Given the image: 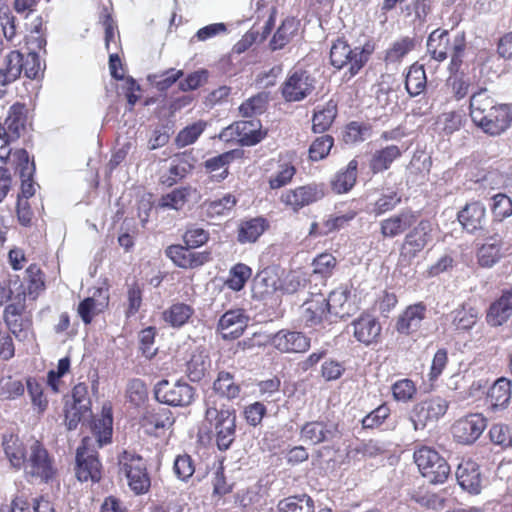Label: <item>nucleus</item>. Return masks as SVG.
Segmentation results:
<instances>
[{"mask_svg":"<svg viewBox=\"0 0 512 512\" xmlns=\"http://www.w3.org/2000/svg\"><path fill=\"white\" fill-rule=\"evenodd\" d=\"M486 418L479 413H471L458 419L451 428L454 440L463 445L473 444L484 432Z\"/></svg>","mask_w":512,"mask_h":512,"instance_id":"nucleus-15","label":"nucleus"},{"mask_svg":"<svg viewBox=\"0 0 512 512\" xmlns=\"http://www.w3.org/2000/svg\"><path fill=\"white\" fill-rule=\"evenodd\" d=\"M326 297L323 294H313L302 305L301 319L307 327L317 326L330 319Z\"/></svg>","mask_w":512,"mask_h":512,"instance_id":"nucleus-23","label":"nucleus"},{"mask_svg":"<svg viewBox=\"0 0 512 512\" xmlns=\"http://www.w3.org/2000/svg\"><path fill=\"white\" fill-rule=\"evenodd\" d=\"M404 151L405 149L394 144L375 150L369 160L370 171L373 174L387 171L396 160L402 157Z\"/></svg>","mask_w":512,"mask_h":512,"instance_id":"nucleus-28","label":"nucleus"},{"mask_svg":"<svg viewBox=\"0 0 512 512\" xmlns=\"http://www.w3.org/2000/svg\"><path fill=\"white\" fill-rule=\"evenodd\" d=\"M324 196L323 185L309 183L285 190L281 193L279 201L286 210L299 213L301 209L320 201Z\"/></svg>","mask_w":512,"mask_h":512,"instance_id":"nucleus-10","label":"nucleus"},{"mask_svg":"<svg viewBox=\"0 0 512 512\" xmlns=\"http://www.w3.org/2000/svg\"><path fill=\"white\" fill-rule=\"evenodd\" d=\"M268 95L264 92L258 93L246 101L239 107V113L242 117H254L262 114L267 107Z\"/></svg>","mask_w":512,"mask_h":512,"instance_id":"nucleus-60","label":"nucleus"},{"mask_svg":"<svg viewBox=\"0 0 512 512\" xmlns=\"http://www.w3.org/2000/svg\"><path fill=\"white\" fill-rule=\"evenodd\" d=\"M448 409V402L439 397H431L418 403L414 408L417 420L423 424L437 421L445 415Z\"/></svg>","mask_w":512,"mask_h":512,"instance_id":"nucleus-32","label":"nucleus"},{"mask_svg":"<svg viewBox=\"0 0 512 512\" xmlns=\"http://www.w3.org/2000/svg\"><path fill=\"white\" fill-rule=\"evenodd\" d=\"M457 219L462 227L470 233L482 230L486 223L485 206L479 201L467 203L458 212Z\"/></svg>","mask_w":512,"mask_h":512,"instance_id":"nucleus-26","label":"nucleus"},{"mask_svg":"<svg viewBox=\"0 0 512 512\" xmlns=\"http://www.w3.org/2000/svg\"><path fill=\"white\" fill-rule=\"evenodd\" d=\"M278 512H314V500L307 494L289 496L279 501Z\"/></svg>","mask_w":512,"mask_h":512,"instance_id":"nucleus-46","label":"nucleus"},{"mask_svg":"<svg viewBox=\"0 0 512 512\" xmlns=\"http://www.w3.org/2000/svg\"><path fill=\"white\" fill-rule=\"evenodd\" d=\"M192 169V165L184 155H177L172 161L168 170V175L161 177V183L171 187L186 176Z\"/></svg>","mask_w":512,"mask_h":512,"instance_id":"nucleus-51","label":"nucleus"},{"mask_svg":"<svg viewBox=\"0 0 512 512\" xmlns=\"http://www.w3.org/2000/svg\"><path fill=\"white\" fill-rule=\"evenodd\" d=\"M243 156V150L233 149L207 159L203 163V167L205 172L209 174L210 180L219 183L228 177L229 165L234 160L243 158Z\"/></svg>","mask_w":512,"mask_h":512,"instance_id":"nucleus-22","label":"nucleus"},{"mask_svg":"<svg viewBox=\"0 0 512 512\" xmlns=\"http://www.w3.org/2000/svg\"><path fill=\"white\" fill-rule=\"evenodd\" d=\"M511 381L506 378L497 379L489 388L486 403L493 409L504 408L511 399Z\"/></svg>","mask_w":512,"mask_h":512,"instance_id":"nucleus-39","label":"nucleus"},{"mask_svg":"<svg viewBox=\"0 0 512 512\" xmlns=\"http://www.w3.org/2000/svg\"><path fill=\"white\" fill-rule=\"evenodd\" d=\"M235 133L238 136V140L247 146L259 143L264 137L263 133L255 128L253 121H242L237 122L235 125H230L220 133L219 137L223 140H229Z\"/></svg>","mask_w":512,"mask_h":512,"instance_id":"nucleus-29","label":"nucleus"},{"mask_svg":"<svg viewBox=\"0 0 512 512\" xmlns=\"http://www.w3.org/2000/svg\"><path fill=\"white\" fill-rule=\"evenodd\" d=\"M213 391L222 398L233 401L240 397L241 385L235 380L234 374L222 370L219 371L212 385Z\"/></svg>","mask_w":512,"mask_h":512,"instance_id":"nucleus-34","label":"nucleus"},{"mask_svg":"<svg viewBox=\"0 0 512 512\" xmlns=\"http://www.w3.org/2000/svg\"><path fill=\"white\" fill-rule=\"evenodd\" d=\"M420 218V213L405 208L379 222V233L383 239H394L407 233Z\"/></svg>","mask_w":512,"mask_h":512,"instance_id":"nucleus-14","label":"nucleus"},{"mask_svg":"<svg viewBox=\"0 0 512 512\" xmlns=\"http://www.w3.org/2000/svg\"><path fill=\"white\" fill-rule=\"evenodd\" d=\"M298 30L299 21L293 17L286 18L270 40L271 49L280 50L284 48L297 35Z\"/></svg>","mask_w":512,"mask_h":512,"instance_id":"nucleus-45","label":"nucleus"},{"mask_svg":"<svg viewBox=\"0 0 512 512\" xmlns=\"http://www.w3.org/2000/svg\"><path fill=\"white\" fill-rule=\"evenodd\" d=\"M350 294L351 289L347 284H341L330 292L326 303L331 315L342 316L343 306L348 301Z\"/></svg>","mask_w":512,"mask_h":512,"instance_id":"nucleus-58","label":"nucleus"},{"mask_svg":"<svg viewBox=\"0 0 512 512\" xmlns=\"http://www.w3.org/2000/svg\"><path fill=\"white\" fill-rule=\"evenodd\" d=\"M236 204V197L231 193H227L222 198L206 201L204 208L208 217L217 218L229 215Z\"/></svg>","mask_w":512,"mask_h":512,"instance_id":"nucleus-49","label":"nucleus"},{"mask_svg":"<svg viewBox=\"0 0 512 512\" xmlns=\"http://www.w3.org/2000/svg\"><path fill=\"white\" fill-rule=\"evenodd\" d=\"M374 50L375 44L370 41L352 49L347 41L338 38L330 49V63L336 69L349 65L344 77L350 80L367 64Z\"/></svg>","mask_w":512,"mask_h":512,"instance_id":"nucleus-3","label":"nucleus"},{"mask_svg":"<svg viewBox=\"0 0 512 512\" xmlns=\"http://www.w3.org/2000/svg\"><path fill=\"white\" fill-rule=\"evenodd\" d=\"M333 437L332 427L324 421H308L300 429V439L308 445H319L330 441Z\"/></svg>","mask_w":512,"mask_h":512,"instance_id":"nucleus-31","label":"nucleus"},{"mask_svg":"<svg viewBox=\"0 0 512 512\" xmlns=\"http://www.w3.org/2000/svg\"><path fill=\"white\" fill-rule=\"evenodd\" d=\"M494 98L488 93L486 88H480L470 97V116L476 126L485 119L484 111L486 108L493 107Z\"/></svg>","mask_w":512,"mask_h":512,"instance_id":"nucleus-43","label":"nucleus"},{"mask_svg":"<svg viewBox=\"0 0 512 512\" xmlns=\"http://www.w3.org/2000/svg\"><path fill=\"white\" fill-rule=\"evenodd\" d=\"M353 336L361 344L370 346L381 340L382 326L370 313L363 312L351 323Z\"/></svg>","mask_w":512,"mask_h":512,"instance_id":"nucleus-17","label":"nucleus"},{"mask_svg":"<svg viewBox=\"0 0 512 512\" xmlns=\"http://www.w3.org/2000/svg\"><path fill=\"white\" fill-rule=\"evenodd\" d=\"M210 366V360L203 352L193 353L186 363V374L192 382L202 380Z\"/></svg>","mask_w":512,"mask_h":512,"instance_id":"nucleus-53","label":"nucleus"},{"mask_svg":"<svg viewBox=\"0 0 512 512\" xmlns=\"http://www.w3.org/2000/svg\"><path fill=\"white\" fill-rule=\"evenodd\" d=\"M92 439L84 437L76 452V476L79 481L98 482L101 479L102 465L96 450L91 448Z\"/></svg>","mask_w":512,"mask_h":512,"instance_id":"nucleus-11","label":"nucleus"},{"mask_svg":"<svg viewBox=\"0 0 512 512\" xmlns=\"http://www.w3.org/2000/svg\"><path fill=\"white\" fill-rule=\"evenodd\" d=\"M194 249L186 244H172L165 249V255L175 266L185 270L200 268L212 260L211 251H194Z\"/></svg>","mask_w":512,"mask_h":512,"instance_id":"nucleus-13","label":"nucleus"},{"mask_svg":"<svg viewBox=\"0 0 512 512\" xmlns=\"http://www.w3.org/2000/svg\"><path fill=\"white\" fill-rule=\"evenodd\" d=\"M2 447L11 466L16 470H21L29 454V448L25 443L18 435L8 433L2 437Z\"/></svg>","mask_w":512,"mask_h":512,"instance_id":"nucleus-27","label":"nucleus"},{"mask_svg":"<svg viewBox=\"0 0 512 512\" xmlns=\"http://www.w3.org/2000/svg\"><path fill=\"white\" fill-rule=\"evenodd\" d=\"M512 125V110L508 104L498 105L477 127L490 136H498Z\"/></svg>","mask_w":512,"mask_h":512,"instance_id":"nucleus-24","label":"nucleus"},{"mask_svg":"<svg viewBox=\"0 0 512 512\" xmlns=\"http://www.w3.org/2000/svg\"><path fill=\"white\" fill-rule=\"evenodd\" d=\"M402 202V195L395 188L382 189L378 197L371 203L370 213L379 217L393 211Z\"/></svg>","mask_w":512,"mask_h":512,"instance_id":"nucleus-38","label":"nucleus"},{"mask_svg":"<svg viewBox=\"0 0 512 512\" xmlns=\"http://www.w3.org/2000/svg\"><path fill=\"white\" fill-rule=\"evenodd\" d=\"M337 113V104L333 100H329L323 106H318L312 117V131L314 133H324L329 130Z\"/></svg>","mask_w":512,"mask_h":512,"instance_id":"nucleus-40","label":"nucleus"},{"mask_svg":"<svg viewBox=\"0 0 512 512\" xmlns=\"http://www.w3.org/2000/svg\"><path fill=\"white\" fill-rule=\"evenodd\" d=\"M456 478L461 488L471 495H478L483 488L480 466L472 459L462 460L456 470Z\"/></svg>","mask_w":512,"mask_h":512,"instance_id":"nucleus-20","label":"nucleus"},{"mask_svg":"<svg viewBox=\"0 0 512 512\" xmlns=\"http://www.w3.org/2000/svg\"><path fill=\"white\" fill-rule=\"evenodd\" d=\"M13 164L15 172L20 177H33L36 167L33 158H30L27 150L24 148L16 149L13 153Z\"/></svg>","mask_w":512,"mask_h":512,"instance_id":"nucleus-62","label":"nucleus"},{"mask_svg":"<svg viewBox=\"0 0 512 512\" xmlns=\"http://www.w3.org/2000/svg\"><path fill=\"white\" fill-rule=\"evenodd\" d=\"M23 382L12 375L0 379V397L5 400H14L24 394Z\"/></svg>","mask_w":512,"mask_h":512,"instance_id":"nucleus-63","label":"nucleus"},{"mask_svg":"<svg viewBox=\"0 0 512 512\" xmlns=\"http://www.w3.org/2000/svg\"><path fill=\"white\" fill-rule=\"evenodd\" d=\"M189 195L190 191L188 188H175L170 193L160 198L159 206L162 208L181 210L188 201Z\"/></svg>","mask_w":512,"mask_h":512,"instance_id":"nucleus-64","label":"nucleus"},{"mask_svg":"<svg viewBox=\"0 0 512 512\" xmlns=\"http://www.w3.org/2000/svg\"><path fill=\"white\" fill-rule=\"evenodd\" d=\"M22 470L29 482L38 484H50L59 474L54 456L40 440H34L29 446L28 458Z\"/></svg>","mask_w":512,"mask_h":512,"instance_id":"nucleus-2","label":"nucleus"},{"mask_svg":"<svg viewBox=\"0 0 512 512\" xmlns=\"http://www.w3.org/2000/svg\"><path fill=\"white\" fill-rule=\"evenodd\" d=\"M248 317L243 309H234L225 312L219 319L217 329L225 339L240 337L247 327Z\"/></svg>","mask_w":512,"mask_h":512,"instance_id":"nucleus-25","label":"nucleus"},{"mask_svg":"<svg viewBox=\"0 0 512 512\" xmlns=\"http://www.w3.org/2000/svg\"><path fill=\"white\" fill-rule=\"evenodd\" d=\"M433 240V226L428 219H418L404 236L399 249V262L402 265H410L412 261Z\"/></svg>","mask_w":512,"mask_h":512,"instance_id":"nucleus-7","label":"nucleus"},{"mask_svg":"<svg viewBox=\"0 0 512 512\" xmlns=\"http://www.w3.org/2000/svg\"><path fill=\"white\" fill-rule=\"evenodd\" d=\"M3 320L10 333L19 341L28 339L33 333V320L27 311L25 297H18L3 310Z\"/></svg>","mask_w":512,"mask_h":512,"instance_id":"nucleus-8","label":"nucleus"},{"mask_svg":"<svg viewBox=\"0 0 512 512\" xmlns=\"http://www.w3.org/2000/svg\"><path fill=\"white\" fill-rule=\"evenodd\" d=\"M118 474L123 476L136 495L146 494L151 486L145 459L132 450H123L117 456Z\"/></svg>","mask_w":512,"mask_h":512,"instance_id":"nucleus-4","label":"nucleus"},{"mask_svg":"<svg viewBox=\"0 0 512 512\" xmlns=\"http://www.w3.org/2000/svg\"><path fill=\"white\" fill-rule=\"evenodd\" d=\"M315 82V78L307 70L294 68L281 84V96L286 102H300L313 93Z\"/></svg>","mask_w":512,"mask_h":512,"instance_id":"nucleus-9","label":"nucleus"},{"mask_svg":"<svg viewBox=\"0 0 512 512\" xmlns=\"http://www.w3.org/2000/svg\"><path fill=\"white\" fill-rule=\"evenodd\" d=\"M24 68L23 54L17 50L10 51L4 59L3 67L0 68V84L5 86L14 82L24 72Z\"/></svg>","mask_w":512,"mask_h":512,"instance_id":"nucleus-35","label":"nucleus"},{"mask_svg":"<svg viewBox=\"0 0 512 512\" xmlns=\"http://www.w3.org/2000/svg\"><path fill=\"white\" fill-rule=\"evenodd\" d=\"M109 297H105L103 302H98L94 296L86 297L77 307V314L85 325H90L95 316L103 312L108 306Z\"/></svg>","mask_w":512,"mask_h":512,"instance_id":"nucleus-47","label":"nucleus"},{"mask_svg":"<svg viewBox=\"0 0 512 512\" xmlns=\"http://www.w3.org/2000/svg\"><path fill=\"white\" fill-rule=\"evenodd\" d=\"M333 146L334 138L331 135L324 134L316 137L309 147L308 157L313 162L323 160L329 155Z\"/></svg>","mask_w":512,"mask_h":512,"instance_id":"nucleus-59","label":"nucleus"},{"mask_svg":"<svg viewBox=\"0 0 512 512\" xmlns=\"http://www.w3.org/2000/svg\"><path fill=\"white\" fill-rule=\"evenodd\" d=\"M421 475L431 484H443L450 475V466L438 451L429 446L418 447L413 454Z\"/></svg>","mask_w":512,"mask_h":512,"instance_id":"nucleus-6","label":"nucleus"},{"mask_svg":"<svg viewBox=\"0 0 512 512\" xmlns=\"http://www.w3.org/2000/svg\"><path fill=\"white\" fill-rule=\"evenodd\" d=\"M512 314V289L504 290L501 296L491 303L486 322L492 327L503 325Z\"/></svg>","mask_w":512,"mask_h":512,"instance_id":"nucleus-30","label":"nucleus"},{"mask_svg":"<svg viewBox=\"0 0 512 512\" xmlns=\"http://www.w3.org/2000/svg\"><path fill=\"white\" fill-rule=\"evenodd\" d=\"M92 431L99 447L111 442L113 417L110 409L107 411L103 410L102 416L93 421Z\"/></svg>","mask_w":512,"mask_h":512,"instance_id":"nucleus-48","label":"nucleus"},{"mask_svg":"<svg viewBox=\"0 0 512 512\" xmlns=\"http://www.w3.org/2000/svg\"><path fill=\"white\" fill-rule=\"evenodd\" d=\"M358 175V161L352 159L347 166L340 169L331 181V188L337 194L349 192L356 184Z\"/></svg>","mask_w":512,"mask_h":512,"instance_id":"nucleus-36","label":"nucleus"},{"mask_svg":"<svg viewBox=\"0 0 512 512\" xmlns=\"http://www.w3.org/2000/svg\"><path fill=\"white\" fill-rule=\"evenodd\" d=\"M252 276V269L244 263L233 265L225 282L226 286L233 291L242 290Z\"/></svg>","mask_w":512,"mask_h":512,"instance_id":"nucleus-56","label":"nucleus"},{"mask_svg":"<svg viewBox=\"0 0 512 512\" xmlns=\"http://www.w3.org/2000/svg\"><path fill=\"white\" fill-rule=\"evenodd\" d=\"M426 73L421 65L413 64L405 78V88L412 97L420 95L426 88Z\"/></svg>","mask_w":512,"mask_h":512,"instance_id":"nucleus-50","label":"nucleus"},{"mask_svg":"<svg viewBox=\"0 0 512 512\" xmlns=\"http://www.w3.org/2000/svg\"><path fill=\"white\" fill-rule=\"evenodd\" d=\"M11 512H55V509L53 503L43 496L30 501L24 495H17L11 502Z\"/></svg>","mask_w":512,"mask_h":512,"instance_id":"nucleus-44","label":"nucleus"},{"mask_svg":"<svg viewBox=\"0 0 512 512\" xmlns=\"http://www.w3.org/2000/svg\"><path fill=\"white\" fill-rule=\"evenodd\" d=\"M236 410L215 396L205 400L204 423L208 425L220 451L228 450L236 438Z\"/></svg>","mask_w":512,"mask_h":512,"instance_id":"nucleus-1","label":"nucleus"},{"mask_svg":"<svg viewBox=\"0 0 512 512\" xmlns=\"http://www.w3.org/2000/svg\"><path fill=\"white\" fill-rule=\"evenodd\" d=\"M175 423V417L169 408L156 406L146 409L140 417V425L148 435L159 437Z\"/></svg>","mask_w":512,"mask_h":512,"instance_id":"nucleus-16","label":"nucleus"},{"mask_svg":"<svg viewBox=\"0 0 512 512\" xmlns=\"http://www.w3.org/2000/svg\"><path fill=\"white\" fill-rule=\"evenodd\" d=\"M281 288V280L275 267H266L256 273L252 280V297L264 300Z\"/></svg>","mask_w":512,"mask_h":512,"instance_id":"nucleus-21","label":"nucleus"},{"mask_svg":"<svg viewBox=\"0 0 512 512\" xmlns=\"http://www.w3.org/2000/svg\"><path fill=\"white\" fill-rule=\"evenodd\" d=\"M426 316L427 305L424 302L410 304L397 317L395 330L401 335L410 336L421 328Z\"/></svg>","mask_w":512,"mask_h":512,"instance_id":"nucleus-18","label":"nucleus"},{"mask_svg":"<svg viewBox=\"0 0 512 512\" xmlns=\"http://www.w3.org/2000/svg\"><path fill=\"white\" fill-rule=\"evenodd\" d=\"M99 21L101 25L104 28L105 32V47L107 51H110L112 48V45L114 46V49L118 48V42L117 37L119 38V33L117 30V25L112 17V13L109 10L108 7H103L100 16Z\"/></svg>","mask_w":512,"mask_h":512,"instance_id":"nucleus-57","label":"nucleus"},{"mask_svg":"<svg viewBox=\"0 0 512 512\" xmlns=\"http://www.w3.org/2000/svg\"><path fill=\"white\" fill-rule=\"evenodd\" d=\"M207 123L203 120L194 122L182 130L176 136V144L179 147H186L195 143L200 135L205 131Z\"/></svg>","mask_w":512,"mask_h":512,"instance_id":"nucleus-61","label":"nucleus"},{"mask_svg":"<svg viewBox=\"0 0 512 512\" xmlns=\"http://www.w3.org/2000/svg\"><path fill=\"white\" fill-rule=\"evenodd\" d=\"M479 312L476 308L462 304L454 311L452 324L458 331H468L477 323Z\"/></svg>","mask_w":512,"mask_h":512,"instance_id":"nucleus-52","label":"nucleus"},{"mask_svg":"<svg viewBox=\"0 0 512 512\" xmlns=\"http://www.w3.org/2000/svg\"><path fill=\"white\" fill-rule=\"evenodd\" d=\"M450 46L449 33L447 30L435 29L427 39V52L437 62L447 59Z\"/></svg>","mask_w":512,"mask_h":512,"instance_id":"nucleus-37","label":"nucleus"},{"mask_svg":"<svg viewBox=\"0 0 512 512\" xmlns=\"http://www.w3.org/2000/svg\"><path fill=\"white\" fill-rule=\"evenodd\" d=\"M467 48L466 34L464 31L457 33L454 36L451 47V60L448 66L450 74H459L465 51Z\"/></svg>","mask_w":512,"mask_h":512,"instance_id":"nucleus-54","label":"nucleus"},{"mask_svg":"<svg viewBox=\"0 0 512 512\" xmlns=\"http://www.w3.org/2000/svg\"><path fill=\"white\" fill-rule=\"evenodd\" d=\"M271 345L281 353H304L310 348V338L299 331L282 329L273 335Z\"/></svg>","mask_w":512,"mask_h":512,"instance_id":"nucleus-19","label":"nucleus"},{"mask_svg":"<svg viewBox=\"0 0 512 512\" xmlns=\"http://www.w3.org/2000/svg\"><path fill=\"white\" fill-rule=\"evenodd\" d=\"M195 396V389L186 382L177 381L171 384L168 380H161L155 387V397L160 403L174 407L190 405Z\"/></svg>","mask_w":512,"mask_h":512,"instance_id":"nucleus-12","label":"nucleus"},{"mask_svg":"<svg viewBox=\"0 0 512 512\" xmlns=\"http://www.w3.org/2000/svg\"><path fill=\"white\" fill-rule=\"evenodd\" d=\"M27 294L36 299L46 289L45 274L35 263L26 269Z\"/></svg>","mask_w":512,"mask_h":512,"instance_id":"nucleus-55","label":"nucleus"},{"mask_svg":"<svg viewBox=\"0 0 512 512\" xmlns=\"http://www.w3.org/2000/svg\"><path fill=\"white\" fill-rule=\"evenodd\" d=\"M28 109L16 102L10 106L4 122H0V160L6 162L12 154L11 144L27 132Z\"/></svg>","mask_w":512,"mask_h":512,"instance_id":"nucleus-5","label":"nucleus"},{"mask_svg":"<svg viewBox=\"0 0 512 512\" xmlns=\"http://www.w3.org/2000/svg\"><path fill=\"white\" fill-rule=\"evenodd\" d=\"M194 308L186 303L177 302L169 306L163 313L162 318L165 323L173 328H181L194 315Z\"/></svg>","mask_w":512,"mask_h":512,"instance_id":"nucleus-41","label":"nucleus"},{"mask_svg":"<svg viewBox=\"0 0 512 512\" xmlns=\"http://www.w3.org/2000/svg\"><path fill=\"white\" fill-rule=\"evenodd\" d=\"M268 228L269 222L262 216L241 221L237 228V241L240 244L255 243Z\"/></svg>","mask_w":512,"mask_h":512,"instance_id":"nucleus-33","label":"nucleus"},{"mask_svg":"<svg viewBox=\"0 0 512 512\" xmlns=\"http://www.w3.org/2000/svg\"><path fill=\"white\" fill-rule=\"evenodd\" d=\"M297 173L296 166L292 160L280 158L277 170L268 178V185L271 190H278L289 185Z\"/></svg>","mask_w":512,"mask_h":512,"instance_id":"nucleus-42","label":"nucleus"}]
</instances>
